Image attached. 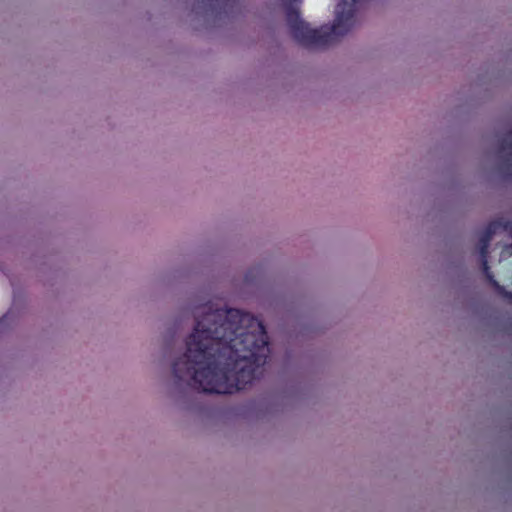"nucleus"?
I'll use <instances>...</instances> for the list:
<instances>
[{"instance_id": "obj_4", "label": "nucleus", "mask_w": 512, "mask_h": 512, "mask_svg": "<svg viewBox=\"0 0 512 512\" xmlns=\"http://www.w3.org/2000/svg\"><path fill=\"white\" fill-rule=\"evenodd\" d=\"M512 152V129L505 134L499 141V152Z\"/></svg>"}, {"instance_id": "obj_5", "label": "nucleus", "mask_w": 512, "mask_h": 512, "mask_svg": "<svg viewBox=\"0 0 512 512\" xmlns=\"http://www.w3.org/2000/svg\"><path fill=\"white\" fill-rule=\"evenodd\" d=\"M501 170L503 173L512 176V163L510 162V158L507 157L506 159L503 160Z\"/></svg>"}, {"instance_id": "obj_2", "label": "nucleus", "mask_w": 512, "mask_h": 512, "mask_svg": "<svg viewBox=\"0 0 512 512\" xmlns=\"http://www.w3.org/2000/svg\"><path fill=\"white\" fill-rule=\"evenodd\" d=\"M371 0H282L294 40L306 48H326L355 25L357 13Z\"/></svg>"}, {"instance_id": "obj_3", "label": "nucleus", "mask_w": 512, "mask_h": 512, "mask_svg": "<svg viewBox=\"0 0 512 512\" xmlns=\"http://www.w3.org/2000/svg\"><path fill=\"white\" fill-rule=\"evenodd\" d=\"M478 248L487 282L512 302V221H491L479 238Z\"/></svg>"}, {"instance_id": "obj_1", "label": "nucleus", "mask_w": 512, "mask_h": 512, "mask_svg": "<svg viewBox=\"0 0 512 512\" xmlns=\"http://www.w3.org/2000/svg\"><path fill=\"white\" fill-rule=\"evenodd\" d=\"M270 354L262 321L238 309L197 315L185 353L172 364L178 380L206 393L232 394L262 375Z\"/></svg>"}]
</instances>
